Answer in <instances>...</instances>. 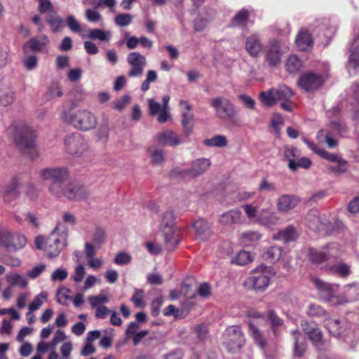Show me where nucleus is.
<instances>
[{
  "label": "nucleus",
  "mask_w": 359,
  "mask_h": 359,
  "mask_svg": "<svg viewBox=\"0 0 359 359\" xmlns=\"http://www.w3.org/2000/svg\"><path fill=\"white\" fill-rule=\"evenodd\" d=\"M8 133L22 154L30 158H35L39 156L35 133L27 124H13L8 128Z\"/></svg>",
  "instance_id": "f257e3e1"
},
{
  "label": "nucleus",
  "mask_w": 359,
  "mask_h": 359,
  "mask_svg": "<svg viewBox=\"0 0 359 359\" xmlns=\"http://www.w3.org/2000/svg\"><path fill=\"white\" fill-rule=\"evenodd\" d=\"M293 96L294 92L291 88L287 86L281 85L277 88H272L266 91H262L259 93V100L263 105L266 107L280 102L283 109L286 111H292L293 105L291 100Z\"/></svg>",
  "instance_id": "f03ea898"
},
{
  "label": "nucleus",
  "mask_w": 359,
  "mask_h": 359,
  "mask_svg": "<svg viewBox=\"0 0 359 359\" xmlns=\"http://www.w3.org/2000/svg\"><path fill=\"white\" fill-rule=\"evenodd\" d=\"M60 118L63 122L81 131H88L94 128L97 123L95 115L86 109L74 111L65 109L62 111Z\"/></svg>",
  "instance_id": "7ed1b4c3"
},
{
  "label": "nucleus",
  "mask_w": 359,
  "mask_h": 359,
  "mask_svg": "<svg viewBox=\"0 0 359 359\" xmlns=\"http://www.w3.org/2000/svg\"><path fill=\"white\" fill-rule=\"evenodd\" d=\"M59 226L58 224L48 237L38 236L35 240L36 248L43 250L49 258L57 257L67 245V233H63L60 236L56 235Z\"/></svg>",
  "instance_id": "20e7f679"
},
{
  "label": "nucleus",
  "mask_w": 359,
  "mask_h": 359,
  "mask_svg": "<svg viewBox=\"0 0 359 359\" xmlns=\"http://www.w3.org/2000/svg\"><path fill=\"white\" fill-rule=\"evenodd\" d=\"M311 281L318 290L319 297L322 300L333 306L340 305L339 295L337 294L339 291V285L326 283L317 277L312 278Z\"/></svg>",
  "instance_id": "39448f33"
},
{
  "label": "nucleus",
  "mask_w": 359,
  "mask_h": 359,
  "mask_svg": "<svg viewBox=\"0 0 359 359\" xmlns=\"http://www.w3.org/2000/svg\"><path fill=\"white\" fill-rule=\"evenodd\" d=\"M334 132H337L340 135L347 133V126L342 123L332 122L330 128L321 129L317 134V140L319 142L325 143L330 149L337 147L338 141L334 137Z\"/></svg>",
  "instance_id": "423d86ee"
},
{
  "label": "nucleus",
  "mask_w": 359,
  "mask_h": 359,
  "mask_svg": "<svg viewBox=\"0 0 359 359\" xmlns=\"http://www.w3.org/2000/svg\"><path fill=\"white\" fill-rule=\"evenodd\" d=\"M64 142L66 151L72 156L80 157L88 151L86 140L78 133L68 135Z\"/></svg>",
  "instance_id": "0eeeda50"
},
{
  "label": "nucleus",
  "mask_w": 359,
  "mask_h": 359,
  "mask_svg": "<svg viewBox=\"0 0 359 359\" xmlns=\"http://www.w3.org/2000/svg\"><path fill=\"white\" fill-rule=\"evenodd\" d=\"M210 105L215 109L217 116L220 119H231L236 115L234 105L226 97H216L211 100Z\"/></svg>",
  "instance_id": "6e6552de"
},
{
  "label": "nucleus",
  "mask_w": 359,
  "mask_h": 359,
  "mask_svg": "<svg viewBox=\"0 0 359 359\" xmlns=\"http://www.w3.org/2000/svg\"><path fill=\"white\" fill-rule=\"evenodd\" d=\"M226 346L229 351L240 350L245 342L244 334L239 325H233L227 327L224 332Z\"/></svg>",
  "instance_id": "1a4fd4ad"
},
{
  "label": "nucleus",
  "mask_w": 359,
  "mask_h": 359,
  "mask_svg": "<svg viewBox=\"0 0 359 359\" xmlns=\"http://www.w3.org/2000/svg\"><path fill=\"white\" fill-rule=\"evenodd\" d=\"M324 83L320 74L308 72L303 74L298 80L299 87L305 92H313L318 90Z\"/></svg>",
  "instance_id": "9d476101"
},
{
  "label": "nucleus",
  "mask_w": 359,
  "mask_h": 359,
  "mask_svg": "<svg viewBox=\"0 0 359 359\" xmlns=\"http://www.w3.org/2000/svg\"><path fill=\"white\" fill-rule=\"evenodd\" d=\"M324 323L325 327L332 336L337 337H348V334L351 332V326L347 320L344 319L341 320L332 319L328 315Z\"/></svg>",
  "instance_id": "9b49d317"
},
{
  "label": "nucleus",
  "mask_w": 359,
  "mask_h": 359,
  "mask_svg": "<svg viewBox=\"0 0 359 359\" xmlns=\"http://www.w3.org/2000/svg\"><path fill=\"white\" fill-rule=\"evenodd\" d=\"M269 272L270 269L268 267L259 266L254 271L252 276L249 278L248 282L252 284L255 290L264 291L270 283Z\"/></svg>",
  "instance_id": "f8f14e48"
},
{
  "label": "nucleus",
  "mask_w": 359,
  "mask_h": 359,
  "mask_svg": "<svg viewBox=\"0 0 359 359\" xmlns=\"http://www.w3.org/2000/svg\"><path fill=\"white\" fill-rule=\"evenodd\" d=\"M337 245L332 243L325 247L323 251H318L313 248L309 250V259L313 264H321L330 259L336 258L338 255L337 252Z\"/></svg>",
  "instance_id": "ddd939ff"
},
{
  "label": "nucleus",
  "mask_w": 359,
  "mask_h": 359,
  "mask_svg": "<svg viewBox=\"0 0 359 359\" xmlns=\"http://www.w3.org/2000/svg\"><path fill=\"white\" fill-rule=\"evenodd\" d=\"M283 53L280 43L273 40L266 48L265 60L269 67H276L280 64Z\"/></svg>",
  "instance_id": "4468645a"
},
{
  "label": "nucleus",
  "mask_w": 359,
  "mask_h": 359,
  "mask_svg": "<svg viewBox=\"0 0 359 359\" xmlns=\"http://www.w3.org/2000/svg\"><path fill=\"white\" fill-rule=\"evenodd\" d=\"M126 60L131 66L128 76L130 77L141 76L147 65L146 57L138 52H131L128 55Z\"/></svg>",
  "instance_id": "2eb2a0df"
},
{
  "label": "nucleus",
  "mask_w": 359,
  "mask_h": 359,
  "mask_svg": "<svg viewBox=\"0 0 359 359\" xmlns=\"http://www.w3.org/2000/svg\"><path fill=\"white\" fill-rule=\"evenodd\" d=\"M348 52L346 68L350 74H355L359 71V34L351 41Z\"/></svg>",
  "instance_id": "dca6fc26"
},
{
  "label": "nucleus",
  "mask_w": 359,
  "mask_h": 359,
  "mask_svg": "<svg viewBox=\"0 0 359 359\" xmlns=\"http://www.w3.org/2000/svg\"><path fill=\"white\" fill-rule=\"evenodd\" d=\"M40 176L43 181L51 182H65L69 177V172L66 168L56 167L45 168L41 170Z\"/></svg>",
  "instance_id": "f3484780"
},
{
  "label": "nucleus",
  "mask_w": 359,
  "mask_h": 359,
  "mask_svg": "<svg viewBox=\"0 0 359 359\" xmlns=\"http://www.w3.org/2000/svg\"><path fill=\"white\" fill-rule=\"evenodd\" d=\"M49 39L46 35L42 34L31 38L23 46V50L27 52V49L33 52L48 51V46L49 44Z\"/></svg>",
  "instance_id": "a211bd4d"
},
{
  "label": "nucleus",
  "mask_w": 359,
  "mask_h": 359,
  "mask_svg": "<svg viewBox=\"0 0 359 359\" xmlns=\"http://www.w3.org/2000/svg\"><path fill=\"white\" fill-rule=\"evenodd\" d=\"M306 222L308 226L313 231L323 230L327 225L326 218L321 216L317 209L309 211L306 216Z\"/></svg>",
  "instance_id": "6ab92c4d"
},
{
  "label": "nucleus",
  "mask_w": 359,
  "mask_h": 359,
  "mask_svg": "<svg viewBox=\"0 0 359 359\" xmlns=\"http://www.w3.org/2000/svg\"><path fill=\"white\" fill-rule=\"evenodd\" d=\"M280 223V217L275 212L270 211L268 208H262L259 210V224L272 229Z\"/></svg>",
  "instance_id": "aec40b11"
},
{
  "label": "nucleus",
  "mask_w": 359,
  "mask_h": 359,
  "mask_svg": "<svg viewBox=\"0 0 359 359\" xmlns=\"http://www.w3.org/2000/svg\"><path fill=\"white\" fill-rule=\"evenodd\" d=\"M88 196L86 189L78 183H69L67 185L65 198L73 201L84 200Z\"/></svg>",
  "instance_id": "412c9836"
},
{
  "label": "nucleus",
  "mask_w": 359,
  "mask_h": 359,
  "mask_svg": "<svg viewBox=\"0 0 359 359\" xmlns=\"http://www.w3.org/2000/svg\"><path fill=\"white\" fill-rule=\"evenodd\" d=\"M180 105L182 109V124L184 127L185 135L189 136L191 133L193 128V126L191 123L194 118V114L191 111V107L186 100H181Z\"/></svg>",
  "instance_id": "4be33fe9"
},
{
  "label": "nucleus",
  "mask_w": 359,
  "mask_h": 359,
  "mask_svg": "<svg viewBox=\"0 0 359 359\" xmlns=\"http://www.w3.org/2000/svg\"><path fill=\"white\" fill-rule=\"evenodd\" d=\"M299 198L294 195H282L277 201V209L284 213L293 210L299 203Z\"/></svg>",
  "instance_id": "5701e85b"
},
{
  "label": "nucleus",
  "mask_w": 359,
  "mask_h": 359,
  "mask_svg": "<svg viewBox=\"0 0 359 359\" xmlns=\"http://www.w3.org/2000/svg\"><path fill=\"white\" fill-rule=\"evenodd\" d=\"M165 244L168 251H172L180 242V230L178 229H169L162 231Z\"/></svg>",
  "instance_id": "b1692460"
},
{
  "label": "nucleus",
  "mask_w": 359,
  "mask_h": 359,
  "mask_svg": "<svg viewBox=\"0 0 359 359\" xmlns=\"http://www.w3.org/2000/svg\"><path fill=\"white\" fill-rule=\"evenodd\" d=\"M359 299V285L355 283L344 287V294L339 296L340 304L352 302Z\"/></svg>",
  "instance_id": "393cba45"
},
{
  "label": "nucleus",
  "mask_w": 359,
  "mask_h": 359,
  "mask_svg": "<svg viewBox=\"0 0 359 359\" xmlns=\"http://www.w3.org/2000/svg\"><path fill=\"white\" fill-rule=\"evenodd\" d=\"M242 212L238 209H233L223 213L219 219V222L224 226H230L242 222Z\"/></svg>",
  "instance_id": "a878e982"
},
{
  "label": "nucleus",
  "mask_w": 359,
  "mask_h": 359,
  "mask_svg": "<svg viewBox=\"0 0 359 359\" xmlns=\"http://www.w3.org/2000/svg\"><path fill=\"white\" fill-rule=\"evenodd\" d=\"M292 334L294 340L293 354L296 357L302 358L306 349V339L298 330H293Z\"/></svg>",
  "instance_id": "bb28decb"
},
{
  "label": "nucleus",
  "mask_w": 359,
  "mask_h": 359,
  "mask_svg": "<svg viewBox=\"0 0 359 359\" xmlns=\"http://www.w3.org/2000/svg\"><path fill=\"white\" fill-rule=\"evenodd\" d=\"M245 49L251 57H256L258 56L262 49V45L259 36L257 34H252L247 37Z\"/></svg>",
  "instance_id": "cd10ccee"
},
{
  "label": "nucleus",
  "mask_w": 359,
  "mask_h": 359,
  "mask_svg": "<svg viewBox=\"0 0 359 359\" xmlns=\"http://www.w3.org/2000/svg\"><path fill=\"white\" fill-rule=\"evenodd\" d=\"M210 165L207 158H198L193 161L190 169H188V175L190 177H198L204 173Z\"/></svg>",
  "instance_id": "c85d7f7f"
},
{
  "label": "nucleus",
  "mask_w": 359,
  "mask_h": 359,
  "mask_svg": "<svg viewBox=\"0 0 359 359\" xmlns=\"http://www.w3.org/2000/svg\"><path fill=\"white\" fill-rule=\"evenodd\" d=\"M260 325H255L254 322H248L249 334L253 339L255 343L262 349L266 345V337L259 328Z\"/></svg>",
  "instance_id": "c756f323"
},
{
  "label": "nucleus",
  "mask_w": 359,
  "mask_h": 359,
  "mask_svg": "<svg viewBox=\"0 0 359 359\" xmlns=\"http://www.w3.org/2000/svg\"><path fill=\"white\" fill-rule=\"evenodd\" d=\"M196 236L203 240L207 239L212 233V224L204 219H198L194 223Z\"/></svg>",
  "instance_id": "7c9ffc66"
},
{
  "label": "nucleus",
  "mask_w": 359,
  "mask_h": 359,
  "mask_svg": "<svg viewBox=\"0 0 359 359\" xmlns=\"http://www.w3.org/2000/svg\"><path fill=\"white\" fill-rule=\"evenodd\" d=\"M157 141L161 146H176L181 143L179 137L172 130H166L158 134Z\"/></svg>",
  "instance_id": "2f4dec72"
},
{
  "label": "nucleus",
  "mask_w": 359,
  "mask_h": 359,
  "mask_svg": "<svg viewBox=\"0 0 359 359\" xmlns=\"http://www.w3.org/2000/svg\"><path fill=\"white\" fill-rule=\"evenodd\" d=\"M298 238L297 229L293 226H288L285 229L279 231L273 236L275 241H282L285 243L294 241Z\"/></svg>",
  "instance_id": "473e14b6"
},
{
  "label": "nucleus",
  "mask_w": 359,
  "mask_h": 359,
  "mask_svg": "<svg viewBox=\"0 0 359 359\" xmlns=\"http://www.w3.org/2000/svg\"><path fill=\"white\" fill-rule=\"evenodd\" d=\"M266 316L270 322L271 329L275 337H278L281 330L284 327L283 320L273 310H268Z\"/></svg>",
  "instance_id": "72a5a7b5"
},
{
  "label": "nucleus",
  "mask_w": 359,
  "mask_h": 359,
  "mask_svg": "<svg viewBox=\"0 0 359 359\" xmlns=\"http://www.w3.org/2000/svg\"><path fill=\"white\" fill-rule=\"evenodd\" d=\"M326 270L332 274L343 278H347L351 274L350 266L348 264L341 262L327 266Z\"/></svg>",
  "instance_id": "f704fd0d"
},
{
  "label": "nucleus",
  "mask_w": 359,
  "mask_h": 359,
  "mask_svg": "<svg viewBox=\"0 0 359 359\" xmlns=\"http://www.w3.org/2000/svg\"><path fill=\"white\" fill-rule=\"evenodd\" d=\"M46 20L50 25L51 31L54 33L61 32L65 26V21L56 11L48 13L46 17Z\"/></svg>",
  "instance_id": "c9c22d12"
},
{
  "label": "nucleus",
  "mask_w": 359,
  "mask_h": 359,
  "mask_svg": "<svg viewBox=\"0 0 359 359\" xmlns=\"http://www.w3.org/2000/svg\"><path fill=\"white\" fill-rule=\"evenodd\" d=\"M296 46L300 50H307L312 46L313 40L309 32L304 29H302L297 38Z\"/></svg>",
  "instance_id": "e433bc0d"
},
{
  "label": "nucleus",
  "mask_w": 359,
  "mask_h": 359,
  "mask_svg": "<svg viewBox=\"0 0 359 359\" xmlns=\"http://www.w3.org/2000/svg\"><path fill=\"white\" fill-rule=\"evenodd\" d=\"M6 280L12 286H18L20 288H25L28 285L27 277L16 271L8 273L6 275Z\"/></svg>",
  "instance_id": "4c0bfd02"
},
{
  "label": "nucleus",
  "mask_w": 359,
  "mask_h": 359,
  "mask_svg": "<svg viewBox=\"0 0 359 359\" xmlns=\"http://www.w3.org/2000/svg\"><path fill=\"white\" fill-rule=\"evenodd\" d=\"M306 314L309 318L322 319L323 321L328 317L329 313L319 304H309L306 310Z\"/></svg>",
  "instance_id": "58836bf2"
},
{
  "label": "nucleus",
  "mask_w": 359,
  "mask_h": 359,
  "mask_svg": "<svg viewBox=\"0 0 359 359\" xmlns=\"http://www.w3.org/2000/svg\"><path fill=\"white\" fill-rule=\"evenodd\" d=\"M250 18V11L248 9L242 8L238 11L230 22L231 27H243L247 25Z\"/></svg>",
  "instance_id": "ea45409f"
},
{
  "label": "nucleus",
  "mask_w": 359,
  "mask_h": 359,
  "mask_svg": "<svg viewBox=\"0 0 359 359\" xmlns=\"http://www.w3.org/2000/svg\"><path fill=\"white\" fill-rule=\"evenodd\" d=\"M20 184L17 179H13L4 191V198L5 201L9 202L17 198L20 194Z\"/></svg>",
  "instance_id": "a19ab883"
},
{
  "label": "nucleus",
  "mask_w": 359,
  "mask_h": 359,
  "mask_svg": "<svg viewBox=\"0 0 359 359\" xmlns=\"http://www.w3.org/2000/svg\"><path fill=\"white\" fill-rule=\"evenodd\" d=\"M303 67L302 60L296 55H291L288 57L285 62V69L290 74H294Z\"/></svg>",
  "instance_id": "79ce46f5"
},
{
  "label": "nucleus",
  "mask_w": 359,
  "mask_h": 359,
  "mask_svg": "<svg viewBox=\"0 0 359 359\" xmlns=\"http://www.w3.org/2000/svg\"><path fill=\"white\" fill-rule=\"evenodd\" d=\"M13 239V234L8 229L0 226V246L10 250Z\"/></svg>",
  "instance_id": "37998d69"
},
{
  "label": "nucleus",
  "mask_w": 359,
  "mask_h": 359,
  "mask_svg": "<svg viewBox=\"0 0 359 359\" xmlns=\"http://www.w3.org/2000/svg\"><path fill=\"white\" fill-rule=\"evenodd\" d=\"M282 255V248L278 246H271L263 253V258L271 263L278 261Z\"/></svg>",
  "instance_id": "c03bdc74"
},
{
  "label": "nucleus",
  "mask_w": 359,
  "mask_h": 359,
  "mask_svg": "<svg viewBox=\"0 0 359 359\" xmlns=\"http://www.w3.org/2000/svg\"><path fill=\"white\" fill-rule=\"evenodd\" d=\"M67 185L65 182H51L48 186V191L53 196L62 198L65 196Z\"/></svg>",
  "instance_id": "a18cd8bd"
},
{
  "label": "nucleus",
  "mask_w": 359,
  "mask_h": 359,
  "mask_svg": "<svg viewBox=\"0 0 359 359\" xmlns=\"http://www.w3.org/2000/svg\"><path fill=\"white\" fill-rule=\"evenodd\" d=\"M261 238V235L258 231H249L243 233L240 236V243L245 245L248 246L252 243L256 242Z\"/></svg>",
  "instance_id": "49530a36"
},
{
  "label": "nucleus",
  "mask_w": 359,
  "mask_h": 359,
  "mask_svg": "<svg viewBox=\"0 0 359 359\" xmlns=\"http://www.w3.org/2000/svg\"><path fill=\"white\" fill-rule=\"evenodd\" d=\"M300 156L299 151L294 147H286L285 157L288 161V168L292 171H295L294 161Z\"/></svg>",
  "instance_id": "de8ad7c7"
},
{
  "label": "nucleus",
  "mask_w": 359,
  "mask_h": 359,
  "mask_svg": "<svg viewBox=\"0 0 359 359\" xmlns=\"http://www.w3.org/2000/svg\"><path fill=\"white\" fill-rule=\"evenodd\" d=\"M106 240V232L101 227H96L92 234V244L95 245L100 249Z\"/></svg>",
  "instance_id": "09e8293b"
},
{
  "label": "nucleus",
  "mask_w": 359,
  "mask_h": 359,
  "mask_svg": "<svg viewBox=\"0 0 359 359\" xmlns=\"http://www.w3.org/2000/svg\"><path fill=\"white\" fill-rule=\"evenodd\" d=\"M253 257L251 254L245 250L240 251L236 257L232 259L231 262L240 266H245L252 262Z\"/></svg>",
  "instance_id": "8fccbe9b"
},
{
  "label": "nucleus",
  "mask_w": 359,
  "mask_h": 359,
  "mask_svg": "<svg viewBox=\"0 0 359 359\" xmlns=\"http://www.w3.org/2000/svg\"><path fill=\"white\" fill-rule=\"evenodd\" d=\"M203 144L208 147H224L227 144V140L224 135H217L204 140Z\"/></svg>",
  "instance_id": "3c124183"
},
{
  "label": "nucleus",
  "mask_w": 359,
  "mask_h": 359,
  "mask_svg": "<svg viewBox=\"0 0 359 359\" xmlns=\"http://www.w3.org/2000/svg\"><path fill=\"white\" fill-rule=\"evenodd\" d=\"M161 227L162 231L169 229H177L174 226V214L172 211L167 210L163 214Z\"/></svg>",
  "instance_id": "603ef678"
},
{
  "label": "nucleus",
  "mask_w": 359,
  "mask_h": 359,
  "mask_svg": "<svg viewBox=\"0 0 359 359\" xmlns=\"http://www.w3.org/2000/svg\"><path fill=\"white\" fill-rule=\"evenodd\" d=\"M248 219L253 222L258 223V219L259 217V211H258L256 206H253L251 204H245L242 205Z\"/></svg>",
  "instance_id": "864d4df0"
},
{
  "label": "nucleus",
  "mask_w": 359,
  "mask_h": 359,
  "mask_svg": "<svg viewBox=\"0 0 359 359\" xmlns=\"http://www.w3.org/2000/svg\"><path fill=\"white\" fill-rule=\"evenodd\" d=\"M88 37L93 40L99 39L101 41H108L111 39V32L100 29H92L89 30Z\"/></svg>",
  "instance_id": "5fc2aeb1"
},
{
  "label": "nucleus",
  "mask_w": 359,
  "mask_h": 359,
  "mask_svg": "<svg viewBox=\"0 0 359 359\" xmlns=\"http://www.w3.org/2000/svg\"><path fill=\"white\" fill-rule=\"evenodd\" d=\"M249 321L254 322L255 325H261L266 321V318L264 315L257 311L249 310L246 313L245 320L248 325Z\"/></svg>",
  "instance_id": "6e6d98bb"
},
{
  "label": "nucleus",
  "mask_w": 359,
  "mask_h": 359,
  "mask_svg": "<svg viewBox=\"0 0 359 359\" xmlns=\"http://www.w3.org/2000/svg\"><path fill=\"white\" fill-rule=\"evenodd\" d=\"M351 90L353 92V102H352V105L353 107V118L354 119L359 118V85L353 84L351 86Z\"/></svg>",
  "instance_id": "4d7b16f0"
},
{
  "label": "nucleus",
  "mask_w": 359,
  "mask_h": 359,
  "mask_svg": "<svg viewBox=\"0 0 359 359\" xmlns=\"http://www.w3.org/2000/svg\"><path fill=\"white\" fill-rule=\"evenodd\" d=\"M46 299L47 294L45 292H41L36 295L29 305V312L27 313V316H29L31 313L38 310L43 304V301H46Z\"/></svg>",
  "instance_id": "13d9d810"
},
{
  "label": "nucleus",
  "mask_w": 359,
  "mask_h": 359,
  "mask_svg": "<svg viewBox=\"0 0 359 359\" xmlns=\"http://www.w3.org/2000/svg\"><path fill=\"white\" fill-rule=\"evenodd\" d=\"M88 302L93 309L100 306H104L103 304L109 302V298L104 292H101L97 296L88 297Z\"/></svg>",
  "instance_id": "bf43d9fd"
},
{
  "label": "nucleus",
  "mask_w": 359,
  "mask_h": 359,
  "mask_svg": "<svg viewBox=\"0 0 359 359\" xmlns=\"http://www.w3.org/2000/svg\"><path fill=\"white\" fill-rule=\"evenodd\" d=\"M337 165H329L327 166L328 170L337 174L341 175L344 173L347 170V161L341 157L335 162Z\"/></svg>",
  "instance_id": "052dcab7"
},
{
  "label": "nucleus",
  "mask_w": 359,
  "mask_h": 359,
  "mask_svg": "<svg viewBox=\"0 0 359 359\" xmlns=\"http://www.w3.org/2000/svg\"><path fill=\"white\" fill-rule=\"evenodd\" d=\"M144 291L141 289L135 288L134 293L131 297V302L134 304L137 308H143L144 303L143 301Z\"/></svg>",
  "instance_id": "680f3d73"
},
{
  "label": "nucleus",
  "mask_w": 359,
  "mask_h": 359,
  "mask_svg": "<svg viewBox=\"0 0 359 359\" xmlns=\"http://www.w3.org/2000/svg\"><path fill=\"white\" fill-rule=\"evenodd\" d=\"M27 243V238L24 235L15 234L13 235V245L11 246L10 250H20L25 246Z\"/></svg>",
  "instance_id": "e2e57ef3"
},
{
  "label": "nucleus",
  "mask_w": 359,
  "mask_h": 359,
  "mask_svg": "<svg viewBox=\"0 0 359 359\" xmlns=\"http://www.w3.org/2000/svg\"><path fill=\"white\" fill-rule=\"evenodd\" d=\"M133 21V16L129 13H121L114 18V22L119 27L128 26Z\"/></svg>",
  "instance_id": "0e129e2a"
},
{
  "label": "nucleus",
  "mask_w": 359,
  "mask_h": 359,
  "mask_svg": "<svg viewBox=\"0 0 359 359\" xmlns=\"http://www.w3.org/2000/svg\"><path fill=\"white\" fill-rule=\"evenodd\" d=\"M65 26L75 33H80L81 32V27L80 23L76 20L74 15H69L65 20Z\"/></svg>",
  "instance_id": "69168bd1"
},
{
  "label": "nucleus",
  "mask_w": 359,
  "mask_h": 359,
  "mask_svg": "<svg viewBox=\"0 0 359 359\" xmlns=\"http://www.w3.org/2000/svg\"><path fill=\"white\" fill-rule=\"evenodd\" d=\"M157 79V74L154 70H149L147 73L146 79L141 85V90L143 92L147 91L150 88V83Z\"/></svg>",
  "instance_id": "338daca9"
},
{
  "label": "nucleus",
  "mask_w": 359,
  "mask_h": 359,
  "mask_svg": "<svg viewBox=\"0 0 359 359\" xmlns=\"http://www.w3.org/2000/svg\"><path fill=\"white\" fill-rule=\"evenodd\" d=\"M310 340L312 341L314 346L316 347H319L322 342V332L317 326L313 329L309 334Z\"/></svg>",
  "instance_id": "774afa93"
}]
</instances>
